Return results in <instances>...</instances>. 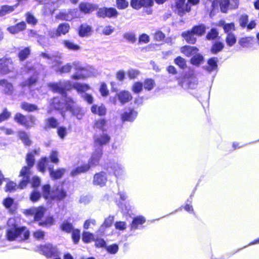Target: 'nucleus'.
Here are the masks:
<instances>
[{"label":"nucleus","mask_w":259,"mask_h":259,"mask_svg":"<svg viewBox=\"0 0 259 259\" xmlns=\"http://www.w3.org/2000/svg\"><path fill=\"white\" fill-rule=\"evenodd\" d=\"M30 231L27 228H9L6 232V238L9 241H24L29 239Z\"/></svg>","instance_id":"obj_1"},{"label":"nucleus","mask_w":259,"mask_h":259,"mask_svg":"<svg viewBox=\"0 0 259 259\" xmlns=\"http://www.w3.org/2000/svg\"><path fill=\"white\" fill-rule=\"evenodd\" d=\"M74 65L75 72L71 77L73 79H82L94 76L97 73L96 70L92 66H84L79 62H76Z\"/></svg>","instance_id":"obj_2"},{"label":"nucleus","mask_w":259,"mask_h":259,"mask_svg":"<svg viewBox=\"0 0 259 259\" xmlns=\"http://www.w3.org/2000/svg\"><path fill=\"white\" fill-rule=\"evenodd\" d=\"M33 250L46 256L48 258L55 257L54 259H61L57 247L51 243L36 246Z\"/></svg>","instance_id":"obj_3"},{"label":"nucleus","mask_w":259,"mask_h":259,"mask_svg":"<svg viewBox=\"0 0 259 259\" xmlns=\"http://www.w3.org/2000/svg\"><path fill=\"white\" fill-rule=\"evenodd\" d=\"M64 101L67 109L70 111L73 115L76 116L78 119L82 118L84 114L82 110L70 97L64 96Z\"/></svg>","instance_id":"obj_4"},{"label":"nucleus","mask_w":259,"mask_h":259,"mask_svg":"<svg viewBox=\"0 0 259 259\" xmlns=\"http://www.w3.org/2000/svg\"><path fill=\"white\" fill-rule=\"evenodd\" d=\"M15 71V67L11 58H3L0 59V73L7 74Z\"/></svg>","instance_id":"obj_5"},{"label":"nucleus","mask_w":259,"mask_h":259,"mask_svg":"<svg viewBox=\"0 0 259 259\" xmlns=\"http://www.w3.org/2000/svg\"><path fill=\"white\" fill-rule=\"evenodd\" d=\"M49 87L54 92L63 94L66 91L71 89L72 85L69 80L60 81L58 83H50Z\"/></svg>","instance_id":"obj_6"},{"label":"nucleus","mask_w":259,"mask_h":259,"mask_svg":"<svg viewBox=\"0 0 259 259\" xmlns=\"http://www.w3.org/2000/svg\"><path fill=\"white\" fill-rule=\"evenodd\" d=\"M14 120L17 123L27 128L32 126L35 121V119L34 116L30 115L27 117L19 113H17L15 114Z\"/></svg>","instance_id":"obj_7"},{"label":"nucleus","mask_w":259,"mask_h":259,"mask_svg":"<svg viewBox=\"0 0 259 259\" xmlns=\"http://www.w3.org/2000/svg\"><path fill=\"white\" fill-rule=\"evenodd\" d=\"M46 208L43 206L32 207L29 209L24 210V213L27 215H34V220L36 221H39L44 216Z\"/></svg>","instance_id":"obj_8"},{"label":"nucleus","mask_w":259,"mask_h":259,"mask_svg":"<svg viewBox=\"0 0 259 259\" xmlns=\"http://www.w3.org/2000/svg\"><path fill=\"white\" fill-rule=\"evenodd\" d=\"M118 13L117 11L113 8L103 7L98 9L97 12V15L99 17L109 18H115L117 16Z\"/></svg>","instance_id":"obj_9"},{"label":"nucleus","mask_w":259,"mask_h":259,"mask_svg":"<svg viewBox=\"0 0 259 259\" xmlns=\"http://www.w3.org/2000/svg\"><path fill=\"white\" fill-rule=\"evenodd\" d=\"M239 0H220V6L221 11L226 13L229 9H237L239 6Z\"/></svg>","instance_id":"obj_10"},{"label":"nucleus","mask_w":259,"mask_h":259,"mask_svg":"<svg viewBox=\"0 0 259 259\" xmlns=\"http://www.w3.org/2000/svg\"><path fill=\"white\" fill-rule=\"evenodd\" d=\"M176 7L179 15L183 16L186 12H190L191 6L187 0H177Z\"/></svg>","instance_id":"obj_11"},{"label":"nucleus","mask_w":259,"mask_h":259,"mask_svg":"<svg viewBox=\"0 0 259 259\" xmlns=\"http://www.w3.org/2000/svg\"><path fill=\"white\" fill-rule=\"evenodd\" d=\"M26 161L27 166L23 167L20 171V176H23L27 173H29L30 169L33 166L35 162L34 154L32 153H28L26 156Z\"/></svg>","instance_id":"obj_12"},{"label":"nucleus","mask_w":259,"mask_h":259,"mask_svg":"<svg viewBox=\"0 0 259 259\" xmlns=\"http://www.w3.org/2000/svg\"><path fill=\"white\" fill-rule=\"evenodd\" d=\"M77 9H69L67 11H64L60 12L57 16V18L61 20L69 21L76 16Z\"/></svg>","instance_id":"obj_13"},{"label":"nucleus","mask_w":259,"mask_h":259,"mask_svg":"<svg viewBox=\"0 0 259 259\" xmlns=\"http://www.w3.org/2000/svg\"><path fill=\"white\" fill-rule=\"evenodd\" d=\"M107 181L105 173L101 172L95 174L93 178V184L94 185L103 187L105 185Z\"/></svg>","instance_id":"obj_14"},{"label":"nucleus","mask_w":259,"mask_h":259,"mask_svg":"<svg viewBox=\"0 0 259 259\" xmlns=\"http://www.w3.org/2000/svg\"><path fill=\"white\" fill-rule=\"evenodd\" d=\"M0 86L2 88L3 92L8 95H11L14 92V87L11 82L6 79L0 80Z\"/></svg>","instance_id":"obj_15"},{"label":"nucleus","mask_w":259,"mask_h":259,"mask_svg":"<svg viewBox=\"0 0 259 259\" xmlns=\"http://www.w3.org/2000/svg\"><path fill=\"white\" fill-rule=\"evenodd\" d=\"M117 97L122 104H124L132 100L133 97L131 93L127 91L123 90L117 94Z\"/></svg>","instance_id":"obj_16"},{"label":"nucleus","mask_w":259,"mask_h":259,"mask_svg":"<svg viewBox=\"0 0 259 259\" xmlns=\"http://www.w3.org/2000/svg\"><path fill=\"white\" fill-rule=\"evenodd\" d=\"M102 155V150L99 147L92 155L90 159V165L96 166L98 164Z\"/></svg>","instance_id":"obj_17"},{"label":"nucleus","mask_w":259,"mask_h":259,"mask_svg":"<svg viewBox=\"0 0 259 259\" xmlns=\"http://www.w3.org/2000/svg\"><path fill=\"white\" fill-rule=\"evenodd\" d=\"M79 8L80 11L84 13H90L97 9L96 5L88 3H80Z\"/></svg>","instance_id":"obj_18"},{"label":"nucleus","mask_w":259,"mask_h":259,"mask_svg":"<svg viewBox=\"0 0 259 259\" xmlns=\"http://www.w3.org/2000/svg\"><path fill=\"white\" fill-rule=\"evenodd\" d=\"M76 62H74L72 63H69L65 64L64 65L59 67H56L55 68V71L57 72H59L60 73H67L71 72L72 69H74L75 70V65L74 64Z\"/></svg>","instance_id":"obj_19"},{"label":"nucleus","mask_w":259,"mask_h":259,"mask_svg":"<svg viewBox=\"0 0 259 259\" xmlns=\"http://www.w3.org/2000/svg\"><path fill=\"white\" fill-rule=\"evenodd\" d=\"M26 25L25 22H21L15 26H10L7 28V30L12 34H16L26 29Z\"/></svg>","instance_id":"obj_20"},{"label":"nucleus","mask_w":259,"mask_h":259,"mask_svg":"<svg viewBox=\"0 0 259 259\" xmlns=\"http://www.w3.org/2000/svg\"><path fill=\"white\" fill-rule=\"evenodd\" d=\"M19 6V3L13 6L4 5L0 8V17H3L13 12Z\"/></svg>","instance_id":"obj_21"},{"label":"nucleus","mask_w":259,"mask_h":259,"mask_svg":"<svg viewBox=\"0 0 259 259\" xmlns=\"http://www.w3.org/2000/svg\"><path fill=\"white\" fill-rule=\"evenodd\" d=\"M62 44L64 48L72 51H77L80 49V47L70 40H63Z\"/></svg>","instance_id":"obj_22"},{"label":"nucleus","mask_w":259,"mask_h":259,"mask_svg":"<svg viewBox=\"0 0 259 259\" xmlns=\"http://www.w3.org/2000/svg\"><path fill=\"white\" fill-rule=\"evenodd\" d=\"M182 36L188 43L194 44L196 41L195 35L191 30L183 32Z\"/></svg>","instance_id":"obj_23"},{"label":"nucleus","mask_w":259,"mask_h":259,"mask_svg":"<svg viewBox=\"0 0 259 259\" xmlns=\"http://www.w3.org/2000/svg\"><path fill=\"white\" fill-rule=\"evenodd\" d=\"M198 50L197 48L189 46H185L181 49V51L187 57L196 54Z\"/></svg>","instance_id":"obj_24"},{"label":"nucleus","mask_w":259,"mask_h":259,"mask_svg":"<svg viewBox=\"0 0 259 259\" xmlns=\"http://www.w3.org/2000/svg\"><path fill=\"white\" fill-rule=\"evenodd\" d=\"M97 235L90 232L83 231L82 234V240L84 243H90L95 241Z\"/></svg>","instance_id":"obj_25"},{"label":"nucleus","mask_w":259,"mask_h":259,"mask_svg":"<svg viewBox=\"0 0 259 259\" xmlns=\"http://www.w3.org/2000/svg\"><path fill=\"white\" fill-rule=\"evenodd\" d=\"M50 176L53 179H59L65 174L66 169L63 168L54 170L53 168H49Z\"/></svg>","instance_id":"obj_26"},{"label":"nucleus","mask_w":259,"mask_h":259,"mask_svg":"<svg viewBox=\"0 0 259 259\" xmlns=\"http://www.w3.org/2000/svg\"><path fill=\"white\" fill-rule=\"evenodd\" d=\"M110 137L106 134H103L101 136L95 137V144L96 146H102L105 145L109 142Z\"/></svg>","instance_id":"obj_27"},{"label":"nucleus","mask_w":259,"mask_h":259,"mask_svg":"<svg viewBox=\"0 0 259 259\" xmlns=\"http://www.w3.org/2000/svg\"><path fill=\"white\" fill-rule=\"evenodd\" d=\"M92 28L90 26L83 24H82L79 30V34L81 37L88 36L91 34Z\"/></svg>","instance_id":"obj_28"},{"label":"nucleus","mask_w":259,"mask_h":259,"mask_svg":"<svg viewBox=\"0 0 259 259\" xmlns=\"http://www.w3.org/2000/svg\"><path fill=\"white\" fill-rule=\"evenodd\" d=\"M137 113L134 110H130L128 112H124L121 116L123 121H132L137 117Z\"/></svg>","instance_id":"obj_29"},{"label":"nucleus","mask_w":259,"mask_h":259,"mask_svg":"<svg viewBox=\"0 0 259 259\" xmlns=\"http://www.w3.org/2000/svg\"><path fill=\"white\" fill-rule=\"evenodd\" d=\"M59 124L58 120L54 117H49L45 120V128H56Z\"/></svg>","instance_id":"obj_30"},{"label":"nucleus","mask_w":259,"mask_h":259,"mask_svg":"<svg viewBox=\"0 0 259 259\" xmlns=\"http://www.w3.org/2000/svg\"><path fill=\"white\" fill-rule=\"evenodd\" d=\"M219 25L222 26L225 33H232V32L235 30V25L233 23H226L224 21L219 22Z\"/></svg>","instance_id":"obj_31"},{"label":"nucleus","mask_w":259,"mask_h":259,"mask_svg":"<svg viewBox=\"0 0 259 259\" xmlns=\"http://www.w3.org/2000/svg\"><path fill=\"white\" fill-rule=\"evenodd\" d=\"M91 111L93 113L97 114L101 116L105 115L106 112V108L103 105L98 106L94 105L92 106Z\"/></svg>","instance_id":"obj_32"},{"label":"nucleus","mask_w":259,"mask_h":259,"mask_svg":"<svg viewBox=\"0 0 259 259\" xmlns=\"http://www.w3.org/2000/svg\"><path fill=\"white\" fill-rule=\"evenodd\" d=\"M191 30L195 35L201 36L203 35L206 31V27L204 25H199L194 26Z\"/></svg>","instance_id":"obj_33"},{"label":"nucleus","mask_w":259,"mask_h":259,"mask_svg":"<svg viewBox=\"0 0 259 259\" xmlns=\"http://www.w3.org/2000/svg\"><path fill=\"white\" fill-rule=\"evenodd\" d=\"M21 107L24 110L28 112H32L38 109L36 105L26 102L22 103L21 105Z\"/></svg>","instance_id":"obj_34"},{"label":"nucleus","mask_w":259,"mask_h":259,"mask_svg":"<svg viewBox=\"0 0 259 259\" xmlns=\"http://www.w3.org/2000/svg\"><path fill=\"white\" fill-rule=\"evenodd\" d=\"M72 88L76 90L77 92H84L90 89L89 85L78 82L74 83L72 85Z\"/></svg>","instance_id":"obj_35"},{"label":"nucleus","mask_w":259,"mask_h":259,"mask_svg":"<svg viewBox=\"0 0 259 259\" xmlns=\"http://www.w3.org/2000/svg\"><path fill=\"white\" fill-rule=\"evenodd\" d=\"M217 58H212L208 60V66L206 67V69L208 71H211L217 68Z\"/></svg>","instance_id":"obj_36"},{"label":"nucleus","mask_w":259,"mask_h":259,"mask_svg":"<svg viewBox=\"0 0 259 259\" xmlns=\"http://www.w3.org/2000/svg\"><path fill=\"white\" fill-rule=\"evenodd\" d=\"M70 26L68 24L63 23L59 25L57 30L59 35H65L69 32Z\"/></svg>","instance_id":"obj_37"},{"label":"nucleus","mask_w":259,"mask_h":259,"mask_svg":"<svg viewBox=\"0 0 259 259\" xmlns=\"http://www.w3.org/2000/svg\"><path fill=\"white\" fill-rule=\"evenodd\" d=\"M105 249L110 254H115L119 250V246L116 243H114L109 245H107Z\"/></svg>","instance_id":"obj_38"},{"label":"nucleus","mask_w":259,"mask_h":259,"mask_svg":"<svg viewBox=\"0 0 259 259\" xmlns=\"http://www.w3.org/2000/svg\"><path fill=\"white\" fill-rule=\"evenodd\" d=\"M71 238L73 243L77 244L80 239V231L78 229L73 230L71 234Z\"/></svg>","instance_id":"obj_39"},{"label":"nucleus","mask_w":259,"mask_h":259,"mask_svg":"<svg viewBox=\"0 0 259 259\" xmlns=\"http://www.w3.org/2000/svg\"><path fill=\"white\" fill-rule=\"evenodd\" d=\"M98 30L101 33L107 35L111 34L114 31V28L112 26L108 25L105 26H100L98 28Z\"/></svg>","instance_id":"obj_40"},{"label":"nucleus","mask_w":259,"mask_h":259,"mask_svg":"<svg viewBox=\"0 0 259 259\" xmlns=\"http://www.w3.org/2000/svg\"><path fill=\"white\" fill-rule=\"evenodd\" d=\"M66 196V192L62 189V188H58L56 190V191L55 192V193L52 197L57 199L61 200L64 198Z\"/></svg>","instance_id":"obj_41"},{"label":"nucleus","mask_w":259,"mask_h":259,"mask_svg":"<svg viewBox=\"0 0 259 259\" xmlns=\"http://www.w3.org/2000/svg\"><path fill=\"white\" fill-rule=\"evenodd\" d=\"M95 246L97 248H105L107 243L105 240L99 237L97 235L96 238L95 240Z\"/></svg>","instance_id":"obj_42"},{"label":"nucleus","mask_w":259,"mask_h":259,"mask_svg":"<svg viewBox=\"0 0 259 259\" xmlns=\"http://www.w3.org/2000/svg\"><path fill=\"white\" fill-rule=\"evenodd\" d=\"M30 53V49L28 48H25L19 52L18 57L21 61H23L28 57Z\"/></svg>","instance_id":"obj_43"},{"label":"nucleus","mask_w":259,"mask_h":259,"mask_svg":"<svg viewBox=\"0 0 259 259\" xmlns=\"http://www.w3.org/2000/svg\"><path fill=\"white\" fill-rule=\"evenodd\" d=\"M18 136L20 139L26 145H30L31 144V141L29 140L28 136L26 133L20 131L18 132Z\"/></svg>","instance_id":"obj_44"},{"label":"nucleus","mask_w":259,"mask_h":259,"mask_svg":"<svg viewBox=\"0 0 259 259\" xmlns=\"http://www.w3.org/2000/svg\"><path fill=\"white\" fill-rule=\"evenodd\" d=\"M48 163V159L47 157L42 158L39 161L38 164V169L41 172H44L46 171V168Z\"/></svg>","instance_id":"obj_45"},{"label":"nucleus","mask_w":259,"mask_h":259,"mask_svg":"<svg viewBox=\"0 0 259 259\" xmlns=\"http://www.w3.org/2000/svg\"><path fill=\"white\" fill-rule=\"evenodd\" d=\"M26 20L28 24L35 25L37 23V19L30 12L25 14Z\"/></svg>","instance_id":"obj_46"},{"label":"nucleus","mask_w":259,"mask_h":259,"mask_svg":"<svg viewBox=\"0 0 259 259\" xmlns=\"http://www.w3.org/2000/svg\"><path fill=\"white\" fill-rule=\"evenodd\" d=\"M226 41L229 46H233L236 41V37L232 33H229L226 38Z\"/></svg>","instance_id":"obj_47"},{"label":"nucleus","mask_w":259,"mask_h":259,"mask_svg":"<svg viewBox=\"0 0 259 259\" xmlns=\"http://www.w3.org/2000/svg\"><path fill=\"white\" fill-rule=\"evenodd\" d=\"M123 36L124 38L131 43H134L136 40V35L134 32H126L124 33Z\"/></svg>","instance_id":"obj_48"},{"label":"nucleus","mask_w":259,"mask_h":259,"mask_svg":"<svg viewBox=\"0 0 259 259\" xmlns=\"http://www.w3.org/2000/svg\"><path fill=\"white\" fill-rule=\"evenodd\" d=\"M224 48V45L222 42H218L215 43L212 47L211 51L213 54H217L222 51Z\"/></svg>","instance_id":"obj_49"},{"label":"nucleus","mask_w":259,"mask_h":259,"mask_svg":"<svg viewBox=\"0 0 259 259\" xmlns=\"http://www.w3.org/2000/svg\"><path fill=\"white\" fill-rule=\"evenodd\" d=\"M146 222L145 218L142 215H139L135 218L132 222L134 226L142 225Z\"/></svg>","instance_id":"obj_50"},{"label":"nucleus","mask_w":259,"mask_h":259,"mask_svg":"<svg viewBox=\"0 0 259 259\" xmlns=\"http://www.w3.org/2000/svg\"><path fill=\"white\" fill-rule=\"evenodd\" d=\"M11 113L7 108H5L0 114V123L8 120L11 116Z\"/></svg>","instance_id":"obj_51"},{"label":"nucleus","mask_w":259,"mask_h":259,"mask_svg":"<svg viewBox=\"0 0 259 259\" xmlns=\"http://www.w3.org/2000/svg\"><path fill=\"white\" fill-rule=\"evenodd\" d=\"M175 63L182 69H184L187 66L185 59L181 57L176 58L175 59Z\"/></svg>","instance_id":"obj_52"},{"label":"nucleus","mask_w":259,"mask_h":259,"mask_svg":"<svg viewBox=\"0 0 259 259\" xmlns=\"http://www.w3.org/2000/svg\"><path fill=\"white\" fill-rule=\"evenodd\" d=\"M140 71L139 70L136 69H130L127 72V75L130 79H135L136 78L139 74Z\"/></svg>","instance_id":"obj_53"},{"label":"nucleus","mask_w":259,"mask_h":259,"mask_svg":"<svg viewBox=\"0 0 259 259\" xmlns=\"http://www.w3.org/2000/svg\"><path fill=\"white\" fill-rule=\"evenodd\" d=\"M143 84L140 82H136L132 88V91L135 94L140 93L143 90Z\"/></svg>","instance_id":"obj_54"},{"label":"nucleus","mask_w":259,"mask_h":259,"mask_svg":"<svg viewBox=\"0 0 259 259\" xmlns=\"http://www.w3.org/2000/svg\"><path fill=\"white\" fill-rule=\"evenodd\" d=\"M203 60V56L200 54H196L191 59L192 64L195 65H198L201 63Z\"/></svg>","instance_id":"obj_55"},{"label":"nucleus","mask_w":259,"mask_h":259,"mask_svg":"<svg viewBox=\"0 0 259 259\" xmlns=\"http://www.w3.org/2000/svg\"><path fill=\"white\" fill-rule=\"evenodd\" d=\"M52 162L58 164L59 162L58 158V152L56 151H52L49 157Z\"/></svg>","instance_id":"obj_56"},{"label":"nucleus","mask_w":259,"mask_h":259,"mask_svg":"<svg viewBox=\"0 0 259 259\" xmlns=\"http://www.w3.org/2000/svg\"><path fill=\"white\" fill-rule=\"evenodd\" d=\"M37 77L35 75L33 76L30 77L27 81L22 83L21 85L24 87L26 85L30 86L33 85L37 81Z\"/></svg>","instance_id":"obj_57"},{"label":"nucleus","mask_w":259,"mask_h":259,"mask_svg":"<svg viewBox=\"0 0 259 259\" xmlns=\"http://www.w3.org/2000/svg\"><path fill=\"white\" fill-rule=\"evenodd\" d=\"M57 134L61 139H64L67 134V128L64 126L58 127L57 129Z\"/></svg>","instance_id":"obj_58"},{"label":"nucleus","mask_w":259,"mask_h":259,"mask_svg":"<svg viewBox=\"0 0 259 259\" xmlns=\"http://www.w3.org/2000/svg\"><path fill=\"white\" fill-rule=\"evenodd\" d=\"M45 233L41 230H38L33 233V237L38 240L43 239L45 237Z\"/></svg>","instance_id":"obj_59"},{"label":"nucleus","mask_w":259,"mask_h":259,"mask_svg":"<svg viewBox=\"0 0 259 259\" xmlns=\"http://www.w3.org/2000/svg\"><path fill=\"white\" fill-rule=\"evenodd\" d=\"M116 6L119 9H124L128 6V3L125 0H116Z\"/></svg>","instance_id":"obj_60"},{"label":"nucleus","mask_w":259,"mask_h":259,"mask_svg":"<svg viewBox=\"0 0 259 259\" xmlns=\"http://www.w3.org/2000/svg\"><path fill=\"white\" fill-rule=\"evenodd\" d=\"M252 38L250 37H243L239 39L238 42L243 47H246L251 41Z\"/></svg>","instance_id":"obj_61"},{"label":"nucleus","mask_w":259,"mask_h":259,"mask_svg":"<svg viewBox=\"0 0 259 259\" xmlns=\"http://www.w3.org/2000/svg\"><path fill=\"white\" fill-rule=\"evenodd\" d=\"M42 194L44 198L48 199L50 196V186L45 185L42 188Z\"/></svg>","instance_id":"obj_62"},{"label":"nucleus","mask_w":259,"mask_h":259,"mask_svg":"<svg viewBox=\"0 0 259 259\" xmlns=\"http://www.w3.org/2000/svg\"><path fill=\"white\" fill-rule=\"evenodd\" d=\"M144 88L149 91L152 90L154 86V82L151 79H147L144 81Z\"/></svg>","instance_id":"obj_63"},{"label":"nucleus","mask_w":259,"mask_h":259,"mask_svg":"<svg viewBox=\"0 0 259 259\" xmlns=\"http://www.w3.org/2000/svg\"><path fill=\"white\" fill-rule=\"evenodd\" d=\"M218 35V32L217 29L213 28L211 29L210 31L206 35V38L208 40L213 39L216 38Z\"/></svg>","instance_id":"obj_64"}]
</instances>
